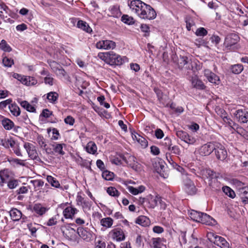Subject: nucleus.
<instances>
[{
    "mask_svg": "<svg viewBox=\"0 0 248 248\" xmlns=\"http://www.w3.org/2000/svg\"><path fill=\"white\" fill-rule=\"evenodd\" d=\"M132 12L143 19L152 20L156 16L155 10L140 0H132L128 4Z\"/></svg>",
    "mask_w": 248,
    "mask_h": 248,
    "instance_id": "f257e3e1",
    "label": "nucleus"
},
{
    "mask_svg": "<svg viewBox=\"0 0 248 248\" xmlns=\"http://www.w3.org/2000/svg\"><path fill=\"white\" fill-rule=\"evenodd\" d=\"M208 239L221 248H229V244L223 237L217 235L213 232L207 233Z\"/></svg>",
    "mask_w": 248,
    "mask_h": 248,
    "instance_id": "f03ea898",
    "label": "nucleus"
},
{
    "mask_svg": "<svg viewBox=\"0 0 248 248\" xmlns=\"http://www.w3.org/2000/svg\"><path fill=\"white\" fill-rule=\"evenodd\" d=\"M13 77L26 86H33L37 83V80L33 77L22 76L14 73Z\"/></svg>",
    "mask_w": 248,
    "mask_h": 248,
    "instance_id": "7ed1b4c3",
    "label": "nucleus"
},
{
    "mask_svg": "<svg viewBox=\"0 0 248 248\" xmlns=\"http://www.w3.org/2000/svg\"><path fill=\"white\" fill-rule=\"evenodd\" d=\"M109 236L114 241L121 242L125 238L124 231L120 228H115L111 230L109 233Z\"/></svg>",
    "mask_w": 248,
    "mask_h": 248,
    "instance_id": "20e7f679",
    "label": "nucleus"
},
{
    "mask_svg": "<svg viewBox=\"0 0 248 248\" xmlns=\"http://www.w3.org/2000/svg\"><path fill=\"white\" fill-rule=\"evenodd\" d=\"M97 48L99 49H113L116 47L115 42L109 40H103L97 42L95 45Z\"/></svg>",
    "mask_w": 248,
    "mask_h": 248,
    "instance_id": "39448f33",
    "label": "nucleus"
},
{
    "mask_svg": "<svg viewBox=\"0 0 248 248\" xmlns=\"http://www.w3.org/2000/svg\"><path fill=\"white\" fill-rule=\"evenodd\" d=\"M239 40L240 37L237 34L231 33L226 37L224 45L225 47L230 49L232 46L237 44Z\"/></svg>",
    "mask_w": 248,
    "mask_h": 248,
    "instance_id": "423d86ee",
    "label": "nucleus"
},
{
    "mask_svg": "<svg viewBox=\"0 0 248 248\" xmlns=\"http://www.w3.org/2000/svg\"><path fill=\"white\" fill-rule=\"evenodd\" d=\"M24 148L26 149L29 157L31 159L36 160L38 158V155L35 147L31 143L25 142Z\"/></svg>",
    "mask_w": 248,
    "mask_h": 248,
    "instance_id": "0eeeda50",
    "label": "nucleus"
},
{
    "mask_svg": "<svg viewBox=\"0 0 248 248\" xmlns=\"http://www.w3.org/2000/svg\"><path fill=\"white\" fill-rule=\"evenodd\" d=\"M217 142H210L202 145L200 149V153L202 155H208L215 150Z\"/></svg>",
    "mask_w": 248,
    "mask_h": 248,
    "instance_id": "6e6552de",
    "label": "nucleus"
},
{
    "mask_svg": "<svg viewBox=\"0 0 248 248\" xmlns=\"http://www.w3.org/2000/svg\"><path fill=\"white\" fill-rule=\"evenodd\" d=\"M217 157L220 160H224L227 156V153L224 147L220 143L217 142L215 148Z\"/></svg>",
    "mask_w": 248,
    "mask_h": 248,
    "instance_id": "1a4fd4ad",
    "label": "nucleus"
},
{
    "mask_svg": "<svg viewBox=\"0 0 248 248\" xmlns=\"http://www.w3.org/2000/svg\"><path fill=\"white\" fill-rule=\"evenodd\" d=\"M177 136L181 140L184 141L185 142L188 144H193L196 141V139L186 132L183 131H178L177 132Z\"/></svg>",
    "mask_w": 248,
    "mask_h": 248,
    "instance_id": "9d476101",
    "label": "nucleus"
},
{
    "mask_svg": "<svg viewBox=\"0 0 248 248\" xmlns=\"http://www.w3.org/2000/svg\"><path fill=\"white\" fill-rule=\"evenodd\" d=\"M50 66L53 69V71L56 73V75L61 79H64L69 81V77L67 75L66 72L64 70V69L62 68H56L55 69V66L56 65H58L57 63L54 62H51L49 63Z\"/></svg>",
    "mask_w": 248,
    "mask_h": 248,
    "instance_id": "9b49d317",
    "label": "nucleus"
},
{
    "mask_svg": "<svg viewBox=\"0 0 248 248\" xmlns=\"http://www.w3.org/2000/svg\"><path fill=\"white\" fill-rule=\"evenodd\" d=\"M204 76L209 82L215 85H218L220 83L219 78L215 74L208 69L204 70Z\"/></svg>",
    "mask_w": 248,
    "mask_h": 248,
    "instance_id": "f8f14e48",
    "label": "nucleus"
},
{
    "mask_svg": "<svg viewBox=\"0 0 248 248\" xmlns=\"http://www.w3.org/2000/svg\"><path fill=\"white\" fill-rule=\"evenodd\" d=\"M79 236L87 242L90 241L93 238V233L87 228H79L77 230Z\"/></svg>",
    "mask_w": 248,
    "mask_h": 248,
    "instance_id": "ddd939ff",
    "label": "nucleus"
},
{
    "mask_svg": "<svg viewBox=\"0 0 248 248\" xmlns=\"http://www.w3.org/2000/svg\"><path fill=\"white\" fill-rule=\"evenodd\" d=\"M123 159L127 165L135 170L138 171L140 170V165L136 161V158L135 156L128 155L127 158L124 157Z\"/></svg>",
    "mask_w": 248,
    "mask_h": 248,
    "instance_id": "4468645a",
    "label": "nucleus"
},
{
    "mask_svg": "<svg viewBox=\"0 0 248 248\" xmlns=\"http://www.w3.org/2000/svg\"><path fill=\"white\" fill-rule=\"evenodd\" d=\"M234 115L236 120L241 123H246L248 121V111L246 110L238 109Z\"/></svg>",
    "mask_w": 248,
    "mask_h": 248,
    "instance_id": "2eb2a0df",
    "label": "nucleus"
},
{
    "mask_svg": "<svg viewBox=\"0 0 248 248\" xmlns=\"http://www.w3.org/2000/svg\"><path fill=\"white\" fill-rule=\"evenodd\" d=\"M160 200V198L157 195H149L145 199V202L148 204L147 206L150 208H155Z\"/></svg>",
    "mask_w": 248,
    "mask_h": 248,
    "instance_id": "dca6fc26",
    "label": "nucleus"
},
{
    "mask_svg": "<svg viewBox=\"0 0 248 248\" xmlns=\"http://www.w3.org/2000/svg\"><path fill=\"white\" fill-rule=\"evenodd\" d=\"M108 61L111 64H115L117 65H121L124 61L122 57L118 54H116L113 51H109Z\"/></svg>",
    "mask_w": 248,
    "mask_h": 248,
    "instance_id": "f3484780",
    "label": "nucleus"
},
{
    "mask_svg": "<svg viewBox=\"0 0 248 248\" xmlns=\"http://www.w3.org/2000/svg\"><path fill=\"white\" fill-rule=\"evenodd\" d=\"M238 194L244 204H248V186L239 188Z\"/></svg>",
    "mask_w": 248,
    "mask_h": 248,
    "instance_id": "a211bd4d",
    "label": "nucleus"
},
{
    "mask_svg": "<svg viewBox=\"0 0 248 248\" xmlns=\"http://www.w3.org/2000/svg\"><path fill=\"white\" fill-rule=\"evenodd\" d=\"M78 212V210L71 206L65 207L63 211V215L66 219H72Z\"/></svg>",
    "mask_w": 248,
    "mask_h": 248,
    "instance_id": "6ab92c4d",
    "label": "nucleus"
},
{
    "mask_svg": "<svg viewBox=\"0 0 248 248\" xmlns=\"http://www.w3.org/2000/svg\"><path fill=\"white\" fill-rule=\"evenodd\" d=\"M184 185L186 187V190L188 194H193L195 193L196 189L194 184L187 177L184 180Z\"/></svg>",
    "mask_w": 248,
    "mask_h": 248,
    "instance_id": "aec40b11",
    "label": "nucleus"
},
{
    "mask_svg": "<svg viewBox=\"0 0 248 248\" xmlns=\"http://www.w3.org/2000/svg\"><path fill=\"white\" fill-rule=\"evenodd\" d=\"M202 224H205L208 225H214L216 224V221L208 215L202 213L200 221Z\"/></svg>",
    "mask_w": 248,
    "mask_h": 248,
    "instance_id": "412c9836",
    "label": "nucleus"
},
{
    "mask_svg": "<svg viewBox=\"0 0 248 248\" xmlns=\"http://www.w3.org/2000/svg\"><path fill=\"white\" fill-rule=\"evenodd\" d=\"M192 86L199 90H203L205 88L203 82L199 79L197 76H193L190 80Z\"/></svg>",
    "mask_w": 248,
    "mask_h": 248,
    "instance_id": "4be33fe9",
    "label": "nucleus"
},
{
    "mask_svg": "<svg viewBox=\"0 0 248 248\" xmlns=\"http://www.w3.org/2000/svg\"><path fill=\"white\" fill-rule=\"evenodd\" d=\"M10 174V171L7 169L0 170V185L3 186V184L5 183L9 180Z\"/></svg>",
    "mask_w": 248,
    "mask_h": 248,
    "instance_id": "5701e85b",
    "label": "nucleus"
},
{
    "mask_svg": "<svg viewBox=\"0 0 248 248\" xmlns=\"http://www.w3.org/2000/svg\"><path fill=\"white\" fill-rule=\"evenodd\" d=\"M47 209L40 203L35 204L32 211L39 216H42L47 211Z\"/></svg>",
    "mask_w": 248,
    "mask_h": 248,
    "instance_id": "b1692460",
    "label": "nucleus"
},
{
    "mask_svg": "<svg viewBox=\"0 0 248 248\" xmlns=\"http://www.w3.org/2000/svg\"><path fill=\"white\" fill-rule=\"evenodd\" d=\"M1 145L6 148L10 147L14 148L16 144V142L13 138L10 137L9 138L1 139L0 140Z\"/></svg>",
    "mask_w": 248,
    "mask_h": 248,
    "instance_id": "393cba45",
    "label": "nucleus"
},
{
    "mask_svg": "<svg viewBox=\"0 0 248 248\" xmlns=\"http://www.w3.org/2000/svg\"><path fill=\"white\" fill-rule=\"evenodd\" d=\"M136 223L142 226L146 227L150 225V221L147 217L140 216L136 219Z\"/></svg>",
    "mask_w": 248,
    "mask_h": 248,
    "instance_id": "a878e982",
    "label": "nucleus"
},
{
    "mask_svg": "<svg viewBox=\"0 0 248 248\" xmlns=\"http://www.w3.org/2000/svg\"><path fill=\"white\" fill-rule=\"evenodd\" d=\"M10 215L14 221H18L22 217V213L19 210L14 208L10 211Z\"/></svg>",
    "mask_w": 248,
    "mask_h": 248,
    "instance_id": "bb28decb",
    "label": "nucleus"
},
{
    "mask_svg": "<svg viewBox=\"0 0 248 248\" xmlns=\"http://www.w3.org/2000/svg\"><path fill=\"white\" fill-rule=\"evenodd\" d=\"M59 97V94L55 92H50L46 94V98L48 102L52 104H56Z\"/></svg>",
    "mask_w": 248,
    "mask_h": 248,
    "instance_id": "cd10ccee",
    "label": "nucleus"
},
{
    "mask_svg": "<svg viewBox=\"0 0 248 248\" xmlns=\"http://www.w3.org/2000/svg\"><path fill=\"white\" fill-rule=\"evenodd\" d=\"M77 26L78 28L86 31L88 33H91L92 31V28L89 25L83 20H79L78 22Z\"/></svg>",
    "mask_w": 248,
    "mask_h": 248,
    "instance_id": "c85d7f7f",
    "label": "nucleus"
},
{
    "mask_svg": "<svg viewBox=\"0 0 248 248\" xmlns=\"http://www.w3.org/2000/svg\"><path fill=\"white\" fill-rule=\"evenodd\" d=\"M127 189L130 193L133 195H136L139 193L143 192L145 190V187L143 186H140L138 187H134L132 186H129Z\"/></svg>",
    "mask_w": 248,
    "mask_h": 248,
    "instance_id": "c756f323",
    "label": "nucleus"
},
{
    "mask_svg": "<svg viewBox=\"0 0 248 248\" xmlns=\"http://www.w3.org/2000/svg\"><path fill=\"white\" fill-rule=\"evenodd\" d=\"M1 124L5 129L10 130L14 127V123L9 119L4 118L1 121Z\"/></svg>",
    "mask_w": 248,
    "mask_h": 248,
    "instance_id": "7c9ffc66",
    "label": "nucleus"
},
{
    "mask_svg": "<svg viewBox=\"0 0 248 248\" xmlns=\"http://www.w3.org/2000/svg\"><path fill=\"white\" fill-rule=\"evenodd\" d=\"M18 102L22 107L26 109L28 111L31 112H36V109L34 107L30 104L27 101H18Z\"/></svg>",
    "mask_w": 248,
    "mask_h": 248,
    "instance_id": "2f4dec72",
    "label": "nucleus"
},
{
    "mask_svg": "<svg viewBox=\"0 0 248 248\" xmlns=\"http://www.w3.org/2000/svg\"><path fill=\"white\" fill-rule=\"evenodd\" d=\"M188 68L195 72L202 68L201 63L197 60L194 59L191 62L190 66L188 65Z\"/></svg>",
    "mask_w": 248,
    "mask_h": 248,
    "instance_id": "473e14b6",
    "label": "nucleus"
},
{
    "mask_svg": "<svg viewBox=\"0 0 248 248\" xmlns=\"http://www.w3.org/2000/svg\"><path fill=\"white\" fill-rule=\"evenodd\" d=\"M10 11L8 7L4 3L0 4V16L4 19L7 17V15L9 14Z\"/></svg>",
    "mask_w": 248,
    "mask_h": 248,
    "instance_id": "72a5a7b5",
    "label": "nucleus"
},
{
    "mask_svg": "<svg viewBox=\"0 0 248 248\" xmlns=\"http://www.w3.org/2000/svg\"><path fill=\"white\" fill-rule=\"evenodd\" d=\"M11 113L15 116H18L20 114V109L19 107L15 103L11 104L9 106Z\"/></svg>",
    "mask_w": 248,
    "mask_h": 248,
    "instance_id": "f704fd0d",
    "label": "nucleus"
},
{
    "mask_svg": "<svg viewBox=\"0 0 248 248\" xmlns=\"http://www.w3.org/2000/svg\"><path fill=\"white\" fill-rule=\"evenodd\" d=\"M202 213L192 210L189 212L188 215L190 218L193 221L200 222Z\"/></svg>",
    "mask_w": 248,
    "mask_h": 248,
    "instance_id": "c9c22d12",
    "label": "nucleus"
},
{
    "mask_svg": "<svg viewBox=\"0 0 248 248\" xmlns=\"http://www.w3.org/2000/svg\"><path fill=\"white\" fill-rule=\"evenodd\" d=\"M97 149L95 143L93 141L89 142L86 147L87 152L92 154H95L97 151Z\"/></svg>",
    "mask_w": 248,
    "mask_h": 248,
    "instance_id": "e433bc0d",
    "label": "nucleus"
},
{
    "mask_svg": "<svg viewBox=\"0 0 248 248\" xmlns=\"http://www.w3.org/2000/svg\"><path fill=\"white\" fill-rule=\"evenodd\" d=\"M65 144L62 143H55L52 145L53 150L55 153H57L60 155H64L65 153L63 151V146H65Z\"/></svg>",
    "mask_w": 248,
    "mask_h": 248,
    "instance_id": "4c0bfd02",
    "label": "nucleus"
},
{
    "mask_svg": "<svg viewBox=\"0 0 248 248\" xmlns=\"http://www.w3.org/2000/svg\"><path fill=\"white\" fill-rule=\"evenodd\" d=\"M100 223L102 226L109 228L112 226L113 220L111 218L107 217L102 218L100 221Z\"/></svg>",
    "mask_w": 248,
    "mask_h": 248,
    "instance_id": "58836bf2",
    "label": "nucleus"
},
{
    "mask_svg": "<svg viewBox=\"0 0 248 248\" xmlns=\"http://www.w3.org/2000/svg\"><path fill=\"white\" fill-rule=\"evenodd\" d=\"M133 139H136L142 148H146L148 145V142L146 140L139 135H135L133 137Z\"/></svg>",
    "mask_w": 248,
    "mask_h": 248,
    "instance_id": "ea45409f",
    "label": "nucleus"
},
{
    "mask_svg": "<svg viewBox=\"0 0 248 248\" xmlns=\"http://www.w3.org/2000/svg\"><path fill=\"white\" fill-rule=\"evenodd\" d=\"M46 180L49 184H50L52 186L56 188H59L61 186L59 181L52 176L47 175L46 176Z\"/></svg>",
    "mask_w": 248,
    "mask_h": 248,
    "instance_id": "a19ab883",
    "label": "nucleus"
},
{
    "mask_svg": "<svg viewBox=\"0 0 248 248\" xmlns=\"http://www.w3.org/2000/svg\"><path fill=\"white\" fill-rule=\"evenodd\" d=\"M222 189L223 192L230 198L233 199L235 197L234 191L230 187L224 186L222 187Z\"/></svg>",
    "mask_w": 248,
    "mask_h": 248,
    "instance_id": "79ce46f5",
    "label": "nucleus"
},
{
    "mask_svg": "<svg viewBox=\"0 0 248 248\" xmlns=\"http://www.w3.org/2000/svg\"><path fill=\"white\" fill-rule=\"evenodd\" d=\"M243 69V66L241 64H236L232 65L231 70L234 74H239Z\"/></svg>",
    "mask_w": 248,
    "mask_h": 248,
    "instance_id": "37998d69",
    "label": "nucleus"
},
{
    "mask_svg": "<svg viewBox=\"0 0 248 248\" xmlns=\"http://www.w3.org/2000/svg\"><path fill=\"white\" fill-rule=\"evenodd\" d=\"M37 142L41 148L45 149L46 152L49 153L47 149L46 148V140L43 136H38L37 138Z\"/></svg>",
    "mask_w": 248,
    "mask_h": 248,
    "instance_id": "c03bdc74",
    "label": "nucleus"
},
{
    "mask_svg": "<svg viewBox=\"0 0 248 248\" xmlns=\"http://www.w3.org/2000/svg\"><path fill=\"white\" fill-rule=\"evenodd\" d=\"M189 62L188 58L186 56H180L178 59V64L179 67L182 68L184 66Z\"/></svg>",
    "mask_w": 248,
    "mask_h": 248,
    "instance_id": "a18cd8bd",
    "label": "nucleus"
},
{
    "mask_svg": "<svg viewBox=\"0 0 248 248\" xmlns=\"http://www.w3.org/2000/svg\"><path fill=\"white\" fill-rule=\"evenodd\" d=\"M8 161L12 164H16L17 165H19L21 166H25L26 163L25 162V160H22L18 158H12L10 159H8Z\"/></svg>",
    "mask_w": 248,
    "mask_h": 248,
    "instance_id": "49530a36",
    "label": "nucleus"
},
{
    "mask_svg": "<svg viewBox=\"0 0 248 248\" xmlns=\"http://www.w3.org/2000/svg\"><path fill=\"white\" fill-rule=\"evenodd\" d=\"M102 176L104 179L110 181L113 179L114 173L108 170H105L102 172Z\"/></svg>",
    "mask_w": 248,
    "mask_h": 248,
    "instance_id": "de8ad7c7",
    "label": "nucleus"
},
{
    "mask_svg": "<svg viewBox=\"0 0 248 248\" xmlns=\"http://www.w3.org/2000/svg\"><path fill=\"white\" fill-rule=\"evenodd\" d=\"M0 48L5 52H10L12 50L11 47L4 40H2L0 42Z\"/></svg>",
    "mask_w": 248,
    "mask_h": 248,
    "instance_id": "09e8293b",
    "label": "nucleus"
},
{
    "mask_svg": "<svg viewBox=\"0 0 248 248\" xmlns=\"http://www.w3.org/2000/svg\"><path fill=\"white\" fill-rule=\"evenodd\" d=\"M107 192L110 196L113 197H118L120 194L116 188L112 186L108 187Z\"/></svg>",
    "mask_w": 248,
    "mask_h": 248,
    "instance_id": "8fccbe9b",
    "label": "nucleus"
},
{
    "mask_svg": "<svg viewBox=\"0 0 248 248\" xmlns=\"http://www.w3.org/2000/svg\"><path fill=\"white\" fill-rule=\"evenodd\" d=\"M7 182V186L10 189H14L19 185L18 181L16 179H11Z\"/></svg>",
    "mask_w": 248,
    "mask_h": 248,
    "instance_id": "3c124183",
    "label": "nucleus"
},
{
    "mask_svg": "<svg viewBox=\"0 0 248 248\" xmlns=\"http://www.w3.org/2000/svg\"><path fill=\"white\" fill-rule=\"evenodd\" d=\"M162 145L168 150H170L172 145L171 140L170 138L166 137L162 142Z\"/></svg>",
    "mask_w": 248,
    "mask_h": 248,
    "instance_id": "603ef678",
    "label": "nucleus"
},
{
    "mask_svg": "<svg viewBox=\"0 0 248 248\" xmlns=\"http://www.w3.org/2000/svg\"><path fill=\"white\" fill-rule=\"evenodd\" d=\"M195 34L198 36H205L207 34V31L206 30L203 28L200 27L197 29Z\"/></svg>",
    "mask_w": 248,
    "mask_h": 248,
    "instance_id": "864d4df0",
    "label": "nucleus"
},
{
    "mask_svg": "<svg viewBox=\"0 0 248 248\" xmlns=\"http://www.w3.org/2000/svg\"><path fill=\"white\" fill-rule=\"evenodd\" d=\"M214 172L209 169L203 170L202 171V175H204L207 178L212 179L214 176Z\"/></svg>",
    "mask_w": 248,
    "mask_h": 248,
    "instance_id": "5fc2aeb1",
    "label": "nucleus"
},
{
    "mask_svg": "<svg viewBox=\"0 0 248 248\" xmlns=\"http://www.w3.org/2000/svg\"><path fill=\"white\" fill-rule=\"evenodd\" d=\"M2 62L4 65L6 67H11L12 65L14 64L13 60L10 58H8L6 57L3 58Z\"/></svg>",
    "mask_w": 248,
    "mask_h": 248,
    "instance_id": "6e6d98bb",
    "label": "nucleus"
},
{
    "mask_svg": "<svg viewBox=\"0 0 248 248\" xmlns=\"http://www.w3.org/2000/svg\"><path fill=\"white\" fill-rule=\"evenodd\" d=\"M110 55L109 52H100L98 54V57L102 60L105 61H108L109 55Z\"/></svg>",
    "mask_w": 248,
    "mask_h": 248,
    "instance_id": "4d7b16f0",
    "label": "nucleus"
},
{
    "mask_svg": "<svg viewBox=\"0 0 248 248\" xmlns=\"http://www.w3.org/2000/svg\"><path fill=\"white\" fill-rule=\"evenodd\" d=\"M54 79L49 75H47L44 78V82L46 84L52 86L54 84Z\"/></svg>",
    "mask_w": 248,
    "mask_h": 248,
    "instance_id": "13d9d810",
    "label": "nucleus"
},
{
    "mask_svg": "<svg viewBox=\"0 0 248 248\" xmlns=\"http://www.w3.org/2000/svg\"><path fill=\"white\" fill-rule=\"evenodd\" d=\"M122 20L124 23L130 25L132 23L133 18L127 15H124L122 17Z\"/></svg>",
    "mask_w": 248,
    "mask_h": 248,
    "instance_id": "bf43d9fd",
    "label": "nucleus"
},
{
    "mask_svg": "<svg viewBox=\"0 0 248 248\" xmlns=\"http://www.w3.org/2000/svg\"><path fill=\"white\" fill-rule=\"evenodd\" d=\"M12 102V100L11 99H8L7 100H5L4 101H1L0 102V108H6V107L8 105L11 104V103Z\"/></svg>",
    "mask_w": 248,
    "mask_h": 248,
    "instance_id": "052dcab7",
    "label": "nucleus"
},
{
    "mask_svg": "<svg viewBox=\"0 0 248 248\" xmlns=\"http://www.w3.org/2000/svg\"><path fill=\"white\" fill-rule=\"evenodd\" d=\"M64 122L67 124L73 125L75 123V119L71 116H68L64 119Z\"/></svg>",
    "mask_w": 248,
    "mask_h": 248,
    "instance_id": "680f3d73",
    "label": "nucleus"
},
{
    "mask_svg": "<svg viewBox=\"0 0 248 248\" xmlns=\"http://www.w3.org/2000/svg\"><path fill=\"white\" fill-rule=\"evenodd\" d=\"M52 114V112L48 109H45L42 111L40 116L45 118H48Z\"/></svg>",
    "mask_w": 248,
    "mask_h": 248,
    "instance_id": "e2e57ef3",
    "label": "nucleus"
},
{
    "mask_svg": "<svg viewBox=\"0 0 248 248\" xmlns=\"http://www.w3.org/2000/svg\"><path fill=\"white\" fill-rule=\"evenodd\" d=\"M161 242L160 238H154L153 241V245L154 248H161L159 246Z\"/></svg>",
    "mask_w": 248,
    "mask_h": 248,
    "instance_id": "0e129e2a",
    "label": "nucleus"
},
{
    "mask_svg": "<svg viewBox=\"0 0 248 248\" xmlns=\"http://www.w3.org/2000/svg\"><path fill=\"white\" fill-rule=\"evenodd\" d=\"M52 136L51 139L53 140H57L59 139L60 134L59 131L56 128L52 129Z\"/></svg>",
    "mask_w": 248,
    "mask_h": 248,
    "instance_id": "69168bd1",
    "label": "nucleus"
},
{
    "mask_svg": "<svg viewBox=\"0 0 248 248\" xmlns=\"http://www.w3.org/2000/svg\"><path fill=\"white\" fill-rule=\"evenodd\" d=\"M168 151L175 155H179L180 154V149L177 146H171V149Z\"/></svg>",
    "mask_w": 248,
    "mask_h": 248,
    "instance_id": "338daca9",
    "label": "nucleus"
},
{
    "mask_svg": "<svg viewBox=\"0 0 248 248\" xmlns=\"http://www.w3.org/2000/svg\"><path fill=\"white\" fill-rule=\"evenodd\" d=\"M153 231L156 233H161L164 232V229L159 226H155L153 227Z\"/></svg>",
    "mask_w": 248,
    "mask_h": 248,
    "instance_id": "774afa93",
    "label": "nucleus"
}]
</instances>
